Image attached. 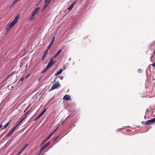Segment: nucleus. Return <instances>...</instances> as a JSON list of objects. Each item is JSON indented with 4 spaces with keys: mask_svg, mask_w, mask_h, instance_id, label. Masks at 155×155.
<instances>
[{
    "mask_svg": "<svg viewBox=\"0 0 155 155\" xmlns=\"http://www.w3.org/2000/svg\"><path fill=\"white\" fill-rule=\"evenodd\" d=\"M138 71L139 73H141L142 71V70L141 69H138Z\"/></svg>",
    "mask_w": 155,
    "mask_h": 155,
    "instance_id": "26",
    "label": "nucleus"
},
{
    "mask_svg": "<svg viewBox=\"0 0 155 155\" xmlns=\"http://www.w3.org/2000/svg\"><path fill=\"white\" fill-rule=\"evenodd\" d=\"M59 137V136H57V137H56L54 139V141H55L56 139H57V138Z\"/></svg>",
    "mask_w": 155,
    "mask_h": 155,
    "instance_id": "34",
    "label": "nucleus"
},
{
    "mask_svg": "<svg viewBox=\"0 0 155 155\" xmlns=\"http://www.w3.org/2000/svg\"><path fill=\"white\" fill-rule=\"evenodd\" d=\"M39 81H40V79H39V80H38Z\"/></svg>",
    "mask_w": 155,
    "mask_h": 155,
    "instance_id": "47",
    "label": "nucleus"
},
{
    "mask_svg": "<svg viewBox=\"0 0 155 155\" xmlns=\"http://www.w3.org/2000/svg\"><path fill=\"white\" fill-rule=\"evenodd\" d=\"M56 78H55V79H56ZM56 82V80H55H55H54V82Z\"/></svg>",
    "mask_w": 155,
    "mask_h": 155,
    "instance_id": "40",
    "label": "nucleus"
},
{
    "mask_svg": "<svg viewBox=\"0 0 155 155\" xmlns=\"http://www.w3.org/2000/svg\"><path fill=\"white\" fill-rule=\"evenodd\" d=\"M16 23V22L13 21L10 24L9 26L11 28H12Z\"/></svg>",
    "mask_w": 155,
    "mask_h": 155,
    "instance_id": "16",
    "label": "nucleus"
},
{
    "mask_svg": "<svg viewBox=\"0 0 155 155\" xmlns=\"http://www.w3.org/2000/svg\"><path fill=\"white\" fill-rule=\"evenodd\" d=\"M76 4L75 3H74L72 5L68 8V10H71L73 7H74L75 5Z\"/></svg>",
    "mask_w": 155,
    "mask_h": 155,
    "instance_id": "20",
    "label": "nucleus"
},
{
    "mask_svg": "<svg viewBox=\"0 0 155 155\" xmlns=\"http://www.w3.org/2000/svg\"><path fill=\"white\" fill-rule=\"evenodd\" d=\"M49 68H50L47 66L42 71L41 73L43 74L44 73L48 71Z\"/></svg>",
    "mask_w": 155,
    "mask_h": 155,
    "instance_id": "15",
    "label": "nucleus"
},
{
    "mask_svg": "<svg viewBox=\"0 0 155 155\" xmlns=\"http://www.w3.org/2000/svg\"><path fill=\"white\" fill-rule=\"evenodd\" d=\"M31 112V110L30 109L28 111L24 114L25 115H26L27 114H29Z\"/></svg>",
    "mask_w": 155,
    "mask_h": 155,
    "instance_id": "22",
    "label": "nucleus"
},
{
    "mask_svg": "<svg viewBox=\"0 0 155 155\" xmlns=\"http://www.w3.org/2000/svg\"><path fill=\"white\" fill-rule=\"evenodd\" d=\"M11 74H10V75H8L6 78V80H7V79L9 78V77L10 76H11Z\"/></svg>",
    "mask_w": 155,
    "mask_h": 155,
    "instance_id": "33",
    "label": "nucleus"
},
{
    "mask_svg": "<svg viewBox=\"0 0 155 155\" xmlns=\"http://www.w3.org/2000/svg\"><path fill=\"white\" fill-rule=\"evenodd\" d=\"M70 10H65V12H64V13L66 12V14H67L69 12Z\"/></svg>",
    "mask_w": 155,
    "mask_h": 155,
    "instance_id": "27",
    "label": "nucleus"
},
{
    "mask_svg": "<svg viewBox=\"0 0 155 155\" xmlns=\"http://www.w3.org/2000/svg\"><path fill=\"white\" fill-rule=\"evenodd\" d=\"M59 86L60 87L61 85L59 84V81H57L52 86L50 91H51L57 88Z\"/></svg>",
    "mask_w": 155,
    "mask_h": 155,
    "instance_id": "2",
    "label": "nucleus"
},
{
    "mask_svg": "<svg viewBox=\"0 0 155 155\" xmlns=\"http://www.w3.org/2000/svg\"><path fill=\"white\" fill-rule=\"evenodd\" d=\"M46 108L38 116V117L35 120V121L40 118L46 111Z\"/></svg>",
    "mask_w": 155,
    "mask_h": 155,
    "instance_id": "10",
    "label": "nucleus"
},
{
    "mask_svg": "<svg viewBox=\"0 0 155 155\" xmlns=\"http://www.w3.org/2000/svg\"><path fill=\"white\" fill-rule=\"evenodd\" d=\"M155 122V118L146 122V125H150Z\"/></svg>",
    "mask_w": 155,
    "mask_h": 155,
    "instance_id": "4",
    "label": "nucleus"
},
{
    "mask_svg": "<svg viewBox=\"0 0 155 155\" xmlns=\"http://www.w3.org/2000/svg\"><path fill=\"white\" fill-rule=\"evenodd\" d=\"M47 140H46V139L44 141H43L42 143L43 144L45 142H46Z\"/></svg>",
    "mask_w": 155,
    "mask_h": 155,
    "instance_id": "35",
    "label": "nucleus"
},
{
    "mask_svg": "<svg viewBox=\"0 0 155 155\" xmlns=\"http://www.w3.org/2000/svg\"><path fill=\"white\" fill-rule=\"evenodd\" d=\"M151 64H150V65L149 66V67H150V65H151Z\"/></svg>",
    "mask_w": 155,
    "mask_h": 155,
    "instance_id": "46",
    "label": "nucleus"
},
{
    "mask_svg": "<svg viewBox=\"0 0 155 155\" xmlns=\"http://www.w3.org/2000/svg\"><path fill=\"white\" fill-rule=\"evenodd\" d=\"M49 50V49H48V48H47V49L45 51L41 58V60L42 61H43L45 59L46 56L47 55L48 53V51Z\"/></svg>",
    "mask_w": 155,
    "mask_h": 155,
    "instance_id": "6",
    "label": "nucleus"
},
{
    "mask_svg": "<svg viewBox=\"0 0 155 155\" xmlns=\"http://www.w3.org/2000/svg\"><path fill=\"white\" fill-rule=\"evenodd\" d=\"M150 54L151 55V57L150 58V60L151 61V58L153 57V55H152V54L151 53Z\"/></svg>",
    "mask_w": 155,
    "mask_h": 155,
    "instance_id": "29",
    "label": "nucleus"
},
{
    "mask_svg": "<svg viewBox=\"0 0 155 155\" xmlns=\"http://www.w3.org/2000/svg\"><path fill=\"white\" fill-rule=\"evenodd\" d=\"M18 127V126H17V125L15 127L12 129H13L14 130L16 128Z\"/></svg>",
    "mask_w": 155,
    "mask_h": 155,
    "instance_id": "30",
    "label": "nucleus"
},
{
    "mask_svg": "<svg viewBox=\"0 0 155 155\" xmlns=\"http://www.w3.org/2000/svg\"><path fill=\"white\" fill-rule=\"evenodd\" d=\"M21 0H15L12 2V3L10 7H13V6L16 4L17 2L20 1Z\"/></svg>",
    "mask_w": 155,
    "mask_h": 155,
    "instance_id": "11",
    "label": "nucleus"
},
{
    "mask_svg": "<svg viewBox=\"0 0 155 155\" xmlns=\"http://www.w3.org/2000/svg\"><path fill=\"white\" fill-rule=\"evenodd\" d=\"M50 142L49 141H48L46 143H45L44 146L40 149V150L38 155H40L41 153L42 150L46 148L47 146H48L50 144Z\"/></svg>",
    "mask_w": 155,
    "mask_h": 155,
    "instance_id": "1",
    "label": "nucleus"
},
{
    "mask_svg": "<svg viewBox=\"0 0 155 155\" xmlns=\"http://www.w3.org/2000/svg\"><path fill=\"white\" fill-rule=\"evenodd\" d=\"M51 134H50L49 135V136L46 139V140H48L50 138V137H51Z\"/></svg>",
    "mask_w": 155,
    "mask_h": 155,
    "instance_id": "23",
    "label": "nucleus"
},
{
    "mask_svg": "<svg viewBox=\"0 0 155 155\" xmlns=\"http://www.w3.org/2000/svg\"><path fill=\"white\" fill-rule=\"evenodd\" d=\"M19 125L18 124H17V126H18Z\"/></svg>",
    "mask_w": 155,
    "mask_h": 155,
    "instance_id": "45",
    "label": "nucleus"
},
{
    "mask_svg": "<svg viewBox=\"0 0 155 155\" xmlns=\"http://www.w3.org/2000/svg\"><path fill=\"white\" fill-rule=\"evenodd\" d=\"M152 66L154 67L155 66V63H153L152 64Z\"/></svg>",
    "mask_w": 155,
    "mask_h": 155,
    "instance_id": "36",
    "label": "nucleus"
},
{
    "mask_svg": "<svg viewBox=\"0 0 155 155\" xmlns=\"http://www.w3.org/2000/svg\"><path fill=\"white\" fill-rule=\"evenodd\" d=\"M11 28L9 26L7 27L6 28V31L7 32H8L9 31V30Z\"/></svg>",
    "mask_w": 155,
    "mask_h": 155,
    "instance_id": "21",
    "label": "nucleus"
},
{
    "mask_svg": "<svg viewBox=\"0 0 155 155\" xmlns=\"http://www.w3.org/2000/svg\"><path fill=\"white\" fill-rule=\"evenodd\" d=\"M28 143L26 144L24 147H23L21 151L18 153L17 155H19L20 154H21V153L25 150L28 147Z\"/></svg>",
    "mask_w": 155,
    "mask_h": 155,
    "instance_id": "9",
    "label": "nucleus"
},
{
    "mask_svg": "<svg viewBox=\"0 0 155 155\" xmlns=\"http://www.w3.org/2000/svg\"><path fill=\"white\" fill-rule=\"evenodd\" d=\"M64 121H63L61 123V124H64V123H64Z\"/></svg>",
    "mask_w": 155,
    "mask_h": 155,
    "instance_id": "44",
    "label": "nucleus"
},
{
    "mask_svg": "<svg viewBox=\"0 0 155 155\" xmlns=\"http://www.w3.org/2000/svg\"><path fill=\"white\" fill-rule=\"evenodd\" d=\"M38 10H34L31 16L29 18L30 21L34 19L35 15L38 12Z\"/></svg>",
    "mask_w": 155,
    "mask_h": 155,
    "instance_id": "3",
    "label": "nucleus"
},
{
    "mask_svg": "<svg viewBox=\"0 0 155 155\" xmlns=\"http://www.w3.org/2000/svg\"><path fill=\"white\" fill-rule=\"evenodd\" d=\"M39 8H35V10H39Z\"/></svg>",
    "mask_w": 155,
    "mask_h": 155,
    "instance_id": "38",
    "label": "nucleus"
},
{
    "mask_svg": "<svg viewBox=\"0 0 155 155\" xmlns=\"http://www.w3.org/2000/svg\"><path fill=\"white\" fill-rule=\"evenodd\" d=\"M51 0H45V5L44 6L43 9H45L48 6V5L51 2Z\"/></svg>",
    "mask_w": 155,
    "mask_h": 155,
    "instance_id": "7",
    "label": "nucleus"
},
{
    "mask_svg": "<svg viewBox=\"0 0 155 155\" xmlns=\"http://www.w3.org/2000/svg\"><path fill=\"white\" fill-rule=\"evenodd\" d=\"M21 123V122H19L18 123V124L20 125V124Z\"/></svg>",
    "mask_w": 155,
    "mask_h": 155,
    "instance_id": "43",
    "label": "nucleus"
},
{
    "mask_svg": "<svg viewBox=\"0 0 155 155\" xmlns=\"http://www.w3.org/2000/svg\"><path fill=\"white\" fill-rule=\"evenodd\" d=\"M20 17V15H18L15 18L14 20H13V21H15L16 22H17V21L18 20V19Z\"/></svg>",
    "mask_w": 155,
    "mask_h": 155,
    "instance_id": "18",
    "label": "nucleus"
},
{
    "mask_svg": "<svg viewBox=\"0 0 155 155\" xmlns=\"http://www.w3.org/2000/svg\"><path fill=\"white\" fill-rule=\"evenodd\" d=\"M57 128H56L52 133H51L50 134H51V135L55 131V130L57 129Z\"/></svg>",
    "mask_w": 155,
    "mask_h": 155,
    "instance_id": "37",
    "label": "nucleus"
},
{
    "mask_svg": "<svg viewBox=\"0 0 155 155\" xmlns=\"http://www.w3.org/2000/svg\"><path fill=\"white\" fill-rule=\"evenodd\" d=\"M144 123H145V122H144V121H142V124H144Z\"/></svg>",
    "mask_w": 155,
    "mask_h": 155,
    "instance_id": "41",
    "label": "nucleus"
},
{
    "mask_svg": "<svg viewBox=\"0 0 155 155\" xmlns=\"http://www.w3.org/2000/svg\"><path fill=\"white\" fill-rule=\"evenodd\" d=\"M55 38V37H53L52 39L51 40V42H50V44H49L48 46L47 47V48H48V49H50L51 47V46L52 45L54 41Z\"/></svg>",
    "mask_w": 155,
    "mask_h": 155,
    "instance_id": "5",
    "label": "nucleus"
},
{
    "mask_svg": "<svg viewBox=\"0 0 155 155\" xmlns=\"http://www.w3.org/2000/svg\"><path fill=\"white\" fill-rule=\"evenodd\" d=\"M27 116H25L24 117L22 118L20 121L21 123L26 118Z\"/></svg>",
    "mask_w": 155,
    "mask_h": 155,
    "instance_id": "24",
    "label": "nucleus"
},
{
    "mask_svg": "<svg viewBox=\"0 0 155 155\" xmlns=\"http://www.w3.org/2000/svg\"><path fill=\"white\" fill-rule=\"evenodd\" d=\"M2 126H3V125H2V124H0V129L2 127Z\"/></svg>",
    "mask_w": 155,
    "mask_h": 155,
    "instance_id": "39",
    "label": "nucleus"
},
{
    "mask_svg": "<svg viewBox=\"0 0 155 155\" xmlns=\"http://www.w3.org/2000/svg\"><path fill=\"white\" fill-rule=\"evenodd\" d=\"M63 70L64 69H60L59 71L55 74V75L57 76L58 75L61 74Z\"/></svg>",
    "mask_w": 155,
    "mask_h": 155,
    "instance_id": "19",
    "label": "nucleus"
},
{
    "mask_svg": "<svg viewBox=\"0 0 155 155\" xmlns=\"http://www.w3.org/2000/svg\"><path fill=\"white\" fill-rule=\"evenodd\" d=\"M11 122V121H9L4 126V127H2V128L1 130H3V129H5L9 125V124Z\"/></svg>",
    "mask_w": 155,
    "mask_h": 155,
    "instance_id": "13",
    "label": "nucleus"
},
{
    "mask_svg": "<svg viewBox=\"0 0 155 155\" xmlns=\"http://www.w3.org/2000/svg\"><path fill=\"white\" fill-rule=\"evenodd\" d=\"M69 116H68L67 117V118L65 119V120H66V119H67V118H68L69 117Z\"/></svg>",
    "mask_w": 155,
    "mask_h": 155,
    "instance_id": "42",
    "label": "nucleus"
},
{
    "mask_svg": "<svg viewBox=\"0 0 155 155\" xmlns=\"http://www.w3.org/2000/svg\"><path fill=\"white\" fill-rule=\"evenodd\" d=\"M63 99L67 101L71 100V97L69 95L66 94L64 97Z\"/></svg>",
    "mask_w": 155,
    "mask_h": 155,
    "instance_id": "8",
    "label": "nucleus"
},
{
    "mask_svg": "<svg viewBox=\"0 0 155 155\" xmlns=\"http://www.w3.org/2000/svg\"><path fill=\"white\" fill-rule=\"evenodd\" d=\"M30 74H28L26 76V77L25 78H26V79H27V78H28L29 77V76H30Z\"/></svg>",
    "mask_w": 155,
    "mask_h": 155,
    "instance_id": "28",
    "label": "nucleus"
},
{
    "mask_svg": "<svg viewBox=\"0 0 155 155\" xmlns=\"http://www.w3.org/2000/svg\"><path fill=\"white\" fill-rule=\"evenodd\" d=\"M14 130L12 129L6 136L5 137H8L10 135L13 134L14 132Z\"/></svg>",
    "mask_w": 155,
    "mask_h": 155,
    "instance_id": "17",
    "label": "nucleus"
},
{
    "mask_svg": "<svg viewBox=\"0 0 155 155\" xmlns=\"http://www.w3.org/2000/svg\"><path fill=\"white\" fill-rule=\"evenodd\" d=\"M24 80V78L23 77H22L20 80L18 81L19 82L20 81H23Z\"/></svg>",
    "mask_w": 155,
    "mask_h": 155,
    "instance_id": "25",
    "label": "nucleus"
},
{
    "mask_svg": "<svg viewBox=\"0 0 155 155\" xmlns=\"http://www.w3.org/2000/svg\"><path fill=\"white\" fill-rule=\"evenodd\" d=\"M18 127V126H17V125L15 127L12 129H13L14 130L16 128Z\"/></svg>",
    "mask_w": 155,
    "mask_h": 155,
    "instance_id": "31",
    "label": "nucleus"
},
{
    "mask_svg": "<svg viewBox=\"0 0 155 155\" xmlns=\"http://www.w3.org/2000/svg\"><path fill=\"white\" fill-rule=\"evenodd\" d=\"M53 58H51L50 59V61H51V62H53Z\"/></svg>",
    "mask_w": 155,
    "mask_h": 155,
    "instance_id": "32",
    "label": "nucleus"
},
{
    "mask_svg": "<svg viewBox=\"0 0 155 155\" xmlns=\"http://www.w3.org/2000/svg\"><path fill=\"white\" fill-rule=\"evenodd\" d=\"M54 64V62L49 61L47 64V66L50 68Z\"/></svg>",
    "mask_w": 155,
    "mask_h": 155,
    "instance_id": "14",
    "label": "nucleus"
},
{
    "mask_svg": "<svg viewBox=\"0 0 155 155\" xmlns=\"http://www.w3.org/2000/svg\"><path fill=\"white\" fill-rule=\"evenodd\" d=\"M62 51V49H60L57 52V53L55 54L54 56L53 57V58H55L57 57L58 55L60 54V53Z\"/></svg>",
    "mask_w": 155,
    "mask_h": 155,
    "instance_id": "12",
    "label": "nucleus"
}]
</instances>
